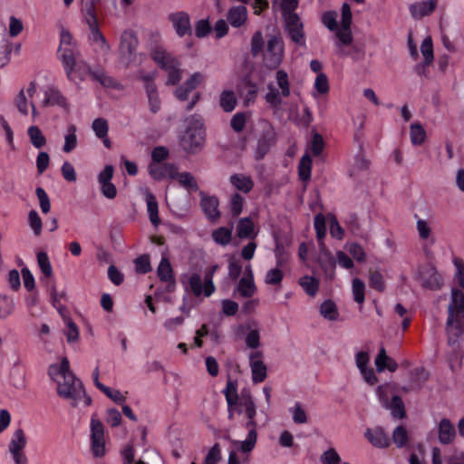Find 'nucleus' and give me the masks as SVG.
<instances>
[{
    "mask_svg": "<svg viewBox=\"0 0 464 464\" xmlns=\"http://www.w3.org/2000/svg\"><path fill=\"white\" fill-rule=\"evenodd\" d=\"M50 377L57 383V393L61 398L69 401L72 407H76L82 401L84 406L92 403L82 382L70 371L69 361L63 357L60 364H52L49 367Z\"/></svg>",
    "mask_w": 464,
    "mask_h": 464,
    "instance_id": "nucleus-1",
    "label": "nucleus"
},
{
    "mask_svg": "<svg viewBox=\"0 0 464 464\" xmlns=\"http://www.w3.org/2000/svg\"><path fill=\"white\" fill-rule=\"evenodd\" d=\"M79 56L80 53L72 48H65L61 54L67 77L73 82H82L88 76L91 77L92 72L86 62L78 60Z\"/></svg>",
    "mask_w": 464,
    "mask_h": 464,
    "instance_id": "nucleus-2",
    "label": "nucleus"
},
{
    "mask_svg": "<svg viewBox=\"0 0 464 464\" xmlns=\"http://www.w3.org/2000/svg\"><path fill=\"white\" fill-rule=\"evenodd\" d=\"M192 126L188 128L183 135L180 145L184 150L195 153L200 150L205 143V129L200 117H191Z\"/></svg>",
    "mask_w": 464,
    "mask_h": 464,
    "instance_id": "nucleus-3",
    "label": "nucleus"
},
{
    "mask_svg": "<svg viewBox=\"0 0 464 464\" xmlns=\"http://www.w3.org/2000/svg\"><path fill=\"white\" fill-rule=\"evenodd\" d=\"M447 327L455 325L459 333L464 332L462 317L464 316V294L458 289L451 291V302L448 307Z\"/></svg>",
    "mask_w": 464,
    "mask_h": 464,
    "instance_id": "nucleus-4",
    "label": "nucleus"
},
{
    "mask_svg": "<svg viewBox=\"0 0 464 464\" xmlns=\"http://www.w3.org/2000/svg\"><path fill=\"white\" fill-rule=\"evenodd\" d=\"M352 18L351 7L347 3H344L342 6L341 28L335 33L337 37L336 46L338 47L339 55L345 54L343 47L350 45L353 41L351 31Z\"/></svg>",
    "mask_w": 464,
    "mask_h": 464,
    "instance_id": "nucleus-5",
    "label": "nucleus"
},
{
    "mask_svg": "<svg viewBox=\"0 0 464 464\" xmlns=\"http://www.w3.org/2000/svg\"><path fill=\"white\" fill-rule=\"evenodd\" d=\"M218 266L214 265L208 268L204 274V285H202V279L198 274H193L189 279L188 284L193 295L197 297L204 294L208 297L215 292V285L213 284V276L218 270Z\"/></svg>",
    "mask_w": 464,
    "mask_h": 464,
    "instance_id": "nucleus-6",
    "label": "nucleus"
},
{
    "mask_svg": "<svg viewBox=\"0 0 464 464\" xmlns=\"http://www.w3.org/2000/svg\"><path fill=\"white\" fill-rule=\"evenodd\" d=\"M284 55V44L281 37L271 35L267 40L266 50L264 55L265 65L269 69L277 68Z\"/></svg>",
    "mask_w": 464,
    "mask_h": 464,
    "instance_id": "nucleus-7",
    "label": "nucleus"
},
{
    "mask_svg": "<svg viewBox=\"0 0 464 464\" xmlns=\"http://www.w3.org/2000/svg\"><path fill=\"white\" fill-rule=\"evenodd\" d=\"M91 441L92 452L95 458H102L105 455L104 426L96 415L91 419Z\"/></svg>",
    "mask_w": 464,
    "mask_h": 464,
    "instance_id": "nucleus-8",
    "label": "nucleus"
},
{
    "mask_svg": "<svg viewBox=\"0 0 464 464\" xmlns=\"http://www.w3.org/2000/svg\"><path fill=\"white\" fill-rule=\"evenodd\" d=\"M138 45V39L132 31H124L121 36L119 44L120 60L126 66L133 61Z\"/></svg>",
    "mask_w": 464,
    "mask_h": 464,
    "instance_id": "nucleus-9",
    "label": "nucleus"
},
{
    "mask_svg": "<svg viewBox=\"0 0 464 464\" xmlns=\"http://www.w3.org/2000/svg\"><path fill=\"white\" fill-rule=\"evenodd\" d=\"M168 20L171 24L176 34L183 38L192 34L191 18L185 11H177L168 15Z\"/></svg>",
    "mask_w": 464,
    "mask_h": 464,
    "instance_id": "nucleus-10",
    "label": "nucleus"
},
{
    "mask_svg": "<svg viewBox=\"0 0 464 464\" xmlns=\"http://www.w3.org/2000/svg\"><path fill=\"white\" fill-rule=\"evenodd\" d=\"M284 19L285 21V29L291 40L301 46H304V26L300 17L297 14H289Z\"/></svg>",
    "mask_w": 464,
    "mask_h": 464,
    "instance_id": "nucleus-11",
    "label": "nucleus"
},
{
    "mask_svg": "<svg viewBox=\"0 0 464 464\" xmlns=\"http://www.w3.org/2000/svg\"><path fill=\"white\" fill-rule=\"evenodd\" d=\"M177 169L172 163H150L148 167L150 177L155 180H161L165 178L174 179Z\"/></svg>",
    "mask_w": 464,
    "mask_h": 464,
    "instance_id": "nucleus-12",
    "label": "nucleus"
},
{
    "mask_svg": "<svg viewBox=\"0 0 464 464\" xmlns=\"http://www.w3.org/2000/svg\"><path fill=\"white\" fill-rule=\"evenodd\" d=\"M250 367L253 382L255 383L264 382L266 378V366L260 360V353L256 352L250 354Z\"/></svg>",
    "mask_w": 464,
    "mask_h": 464,
    "instance_id": "nucleus-13",
    "label": "nucleus"
},
{
    "mask_svg": "<svg viewBox=\"0 0 464 464\" xmlns=\"http://www.w3.org/2000/svg\"><path fill=\"white\" fill-rule=\"evenodd\" d=\"M436 7L437 0H426L412 4L410 6V11L412 17L419 20L432 14Z\"/></svg>",
    "mask_w": 464,
    "mask_h": 464,
    "instance_id": "nucleus-14",
    "label": "nucleus"
},
{
    "mask_svg": "<svg viewBox=\"0 0 464 464\" xmlns=\"http://www.w3.org/2000/svg\"><path fill=\"white\" fill-rule=\"evenodd\" d=\"M201 200L200 206L210 220H217L220 218V212L218 210V199L216 197H208L204 193H200Z\"/></svg>",
    "mask_w": 464,
    "mask_h": 464,
    "instance_id": "nucleus-15",
    "label": "nucleus"
},
{
    "mask_svg": "<svg viewBox=\"0 0 464 464\" xmlns=\"http://www.w3.org/2000/svg\"><path fill=\"white\" fill-rule=\"evenodd\" d=\"M364 435L374 447L387 448L391 444L389 436L380 427L367 429Z\"/></svg>",
    "mask_w": 464,
    "mask_h": 464,
    "instance_id": "nucleus-16",
    "label": "nucleus"
},
{
    "mask_svg": "<svg viewBox=\"0 0 464 464\" xmlns=\"http://www.w3.org/2000/svg\"><path fill=\"white\" fill-rule=\"evenodd\" d=\"M158 276L161 281L167 283L169 292H172L175 288V279L173 277V270L168 258L163 257L158 266Z\"/></svg>",
    "mask_w": 464,
    "mask_h": 464,
    "instance_id": "nucleus-17",
    "label": "nucleus"
},
{
    "mask_svg": "<svg viewBox=\"0 0 464 464\" xmlns=\"http://www.w3.org/2000/svg\"><path fill=\"white\" fill-rule=\"evenodd\" d=\"M60 106L66 111H69V105L66 98L61 93V92L55 88H50L44 92V99L43 101V106Z\"/></svg>",
    "mask_w": 464,
    "mask_h": 464,
    "instance_id": "nucleus-18",
    "label": "nucleus"
},
{
    "mask_svg": "<svg viewBox=\"0 0 464 464\" xmlns=\"http://www.w3.org/2000/svg\"><path fill=\"white\" fill-rule=\"evenodd\" d=\"M92 80L98 82L105 88L122 90L123 85L115 80L113 77L108 75L103 69L92 70L91 74Z\"/></svg>",
    "mask_w": 464,
    "mask_h": 464,
    "instance_id": "nucleus-19",
    "label": "nucleus"
},
{
    "mask_svg": "<svg viewBox=\"0 0 464 464\" xmlns=\"http://www.w3.org/2000/svg\"><path fill=\"white\" fill-rule=\"evenodd\" d=\"M456 436L454 425L449 419H442L438 427V439L442 444H450Z\"/></svg>",
    "mask_w": 464,
    "mask_h": 464,
    "instance_id": "nucleus-20",
    "label": "nucleus"
},
{
    "mask_svg": "<svg viewBox=\"0 0 464 464\" xmlns=\"http://www.w3.org/2000/svg\"><path fill=\"white\" fill-rule=\"evenodd\" d=\"M421 285L431 290L439 289L441 285L440 276L434 267L426 268L420 273Z\"/></svg>",
    "mask_w": 464,
    "mask_h": 464,
    "instance_id": "nucleus-21",
    "label": "nucleus"
},
{
    "mask_svg": "<svg viewBox=\"0 0 464 464\" xmlns=\"http://www.w3.org/2000/svg\"><path fill=\"white\" fill-rule=\"evenodd\" d=\"M227 22L233 27H240L247 19V9L245 5H238L231 7L227 15Z\"/></svg>",
    "mask_w": 464,
    "mask_h": 464,
    "instance_id": "nucleus-22",
    "label": "nucleus"
},
{
    "mask_svg": "<svg viewBox=\"0 0 464 464\" xmlns=\"http://www.w3.org/2000/svg\"><path fill=\"white\" fill-rule=\"evenodd\" d=\"M237 236L239 238H255V225L250 218H240L237 224Z\"/></svg>",
    "mask_w": 464,
    "mask_h": 464,
    "instance_id": "nucleus-23",
    "label": "nucleus"
},
{
    "mask_svg": "<svg viewBox=\"0 0 464 464\" xmlns=\"http://www.w3.org/2000/svg\"><path fill=\"white\" fill-rule=\"evenodd\" d=\"M91 31V39L100 44L101 49L104 53H109L111 51V45L106 41L104 35L102 34L99 29L98 20L86 23Z\"/></svg>",
    "mask_w": 464,
    "mask_h": 464,
    "instance_id": "nucleus-24",
    "label": "nucleus"
},
{
    "mask_svg": "<svg viewBox=\"0 0 464 464\" xmlns=\"http://www.w3.org/2000/svg\"><path fill=\"white\" fill-rule=\"evenodd\" d=\"M231 184L244 193L250 192L254 188V181L249 176L244 174H234L229 179Z\"/></svg>",
    "mask_w": 464,
    "mask_h": 464,
    "instance_id": "nucleus-25",
    "label": "nucleus"
},
{
    "mask_svg": "<svg viewBox=\"0 0 464 464\" xmlns=\"http://www.w3.org/2000/svg\"><path fill=\"white\" fill-rule=\"evenodd\" d=\"M146 203L150 221L154 227H158L160 223V218L159 217V205L156 197L152 193H147Z\"/></svg>",
    "mask_w": 464,
    "mask_h": 464,
    "instance_id": "nucleus-26",
    "label": "nucleus"
},
{
    "mask_svg": "<svg viewBox=\"0 0 464 464\" xmlns=\"http://www.w3.org/2000/svg\"><path fill=\"white\" fill-rule=\"evenodd\" d=\"M237 291L242 297H252L256 291L254 278H251V276L242 277L237 284Z\"/></svg>",
    "mask_w": 464,
    "mask_h": 464,
    "instance_id": "nucleus-27",
    "label": "nucleus"
},
{
    "mask_svg": "<svg viewBox=\"0 0 464 464\" xmlns=\"http://www.w3.org/2000/svg\"><path fill=\"white\" fill-rule=\"evenodd\" d=\"M384 408L390 410L392 416L395 419L401 420L406 416L404 402L398 395H393L392 401Z\"/></svg>",
    "mask_w": 464,
    "mask_h": 464,
    "instance_id": "nucleus-28",
    "label": "nucleus"
},
{
    "mask_svg": "<svg viewBox=\"0 0 464 464\" xmlns=\"http://www.w3.org/2000/svg\"><path fill=\"white\" fill-rule=\"evenodd\" d=\"M27 444V439L23 429H17L12 437L9 443L10 453H16L15 451L23 450Z\"/></svg>",
    "mask_w": 464,
    "mask_h": 464,
    "instance_id": "nucleus-29",
    "label": "nucleus"
},
{
    "mask_svg": "<svg viewBox=\"0 0 464 464\" xmlns=\"http://www.w3.org/2000/svg\"><path fill=\"white\" fill-rule=\"evenodd\" d=\"M31 144L35 149H41L46 145L47 140L38 126H30L27 130Z\"/></svg>",
    "mask_w": 464,
    "mask_h": 464,
    "instance_id": "nucleus-30",
    "label": "nucleus"
},
{
    "mask_svg": "<svg viewBox=\"0 0 464 464\" xmlns=\"http://www.w3.org/2000/svg\"><path fill=\"white\" fill-rule=\"evenodd\" d=\"M101 0H82V13L85 23L96 21L97 19V5Z\"/></svg>",
    "mask_w": 464,
    "mask_h": 464,
    "instance_id": "nucleus-31",
    "label": "nucleus"
},
{
    "mask_svg": "<svg viewBox=\"0 0 464 464\" xmlns=\"http://www.w3.org/2000/svg\"><path fill=\"white\" fill-rule=\"evenodd\" d=\"M237 104V100L233 91H223L219 96V105L226 112L232 111Z\"/></svg>",
    "mask_w": 464,
    "mask_h": 464,
    "instance_id": "nucleus-32",
    "label": "nucleus"
},
{
    "mask_svg": "<svg viewBox=\"0 0 464 464\" xmlns=\"http://www.w3.org/2000/svg\"><path fill=\"white\" fill-rule=\"evenodd\" d=\"M145 87L149 99L150 109L153 113H156L160 109V100L157 92L156 84L154 82H149Z\"/></svg>",
    "mask_w": 464,
    "mask_h": 464,
    "instance_id": "nucleus-33",
    "label": "nucleus"
},
{
    "mask_svg": "<svg viewBox=\"0 0 464 464\" xmlns=\"http://www.w3.org/2000/svg\"><path fill=\"white\" fill-rule=\"evenodd\" d=\"M76 131H77V128L75 125L71 124L67 127V133L64 136V144L63 147V150L65 153H70L76 148V146H77Z\"/></svg>",
    "mask_w": 464,
    "mask_h": 464,
    "instance_id": "nucleus-34",
    "label": "nucleus"
},
{
    "mask_svg": "<svg viewBox=\"0 0 464 464\" xmlns=\"http://www.w3.org/2000/svg\"><path fill=\"white\" fill-rule=\"evenodd\" d=\"M211 237L213 240L221 246H227L230 243L232 238V228L221 227L215 229Z\"/></svg>",
    "mask_w": 464,
    "mask_h": 464,
    "instance_id": "nucleus-35",
    "label": "nucleus"
},
{
    "mask_svg": "<svg viewBox=\"0 0 464 464\" xmlns=\"http://www.w3.org/2000/svg\"><path fill=\"white\" fill-rule=\"evenodd\" d=\"M299 285L311 296H314L319 288V281L313 276H304L299 279Z\"/></svg>",
    "mask_w": 464,
    "mask_h": 464,
    "instance_id": "nucleus-36",
    "label": "nucleus"
},
{
    "mask_svg": "<svg viewBox=\"0 0 464 464\" xmlns=\"http://www.w3.org/2000/svg\"><path fill=\"white\" fill-rule=\"evenodd\" d=\"M352 292L353 300L362 304L365 299V285L360 278H354L352 282Z\"/></svg>",
    "mask_w": 464,
    "mask_h": 464,
    "instance_id": "nucleus-37",
    "label": "nucleus"
},
{
    "mask_svg": "<svg viewBox=\"0 0 464 464\" xmlns=\"http://www.w3.org/2000/svg\"><path fill=\"white\" fill-rule=\"evenodd\" d=\"M312 160L308 154L304 155L298 165L299 178L303 181H307L311 177Z\"/></svg>",
    "mask_w": 464,
    "mask_h": 464,
    "instance_id": "nucleus-38",
    "label": "nucleus"
},
{
    "mask_svg": "<svg viewBox=\"0 0 464 464\" xmlns=\"http://www.w3.org/2000/svg\"><path fill=\"white\" fill-rule=\"evenodd\" d=\"M411 141L413 145L418 146L424 142L426 131L420 123H412L411 125Z\"/></svg>",
    "mask_w": 464,
    "mask_h": 464,
    "instance_id": "nucleus-39",
    "label": "nucleus"
},
{
    "mask_svg": "<svg viewBox=\"0 0 464 464\" xmlns=\"http://www.w3.org/2000/svg\"><path fill=\"white\" fill-rule=\"evenodd\" d=\"M369 285L378 292H383L385 290V283L380 271H369Z\"/></svg>",
    "mask_w": 464,
    "mask_h": 464,
    "instance_id": "nucleus-40",
    "label": "nucleus"
},
{
    "mask_svg": "<svg viewBox=\"0 0 464 464\" xmlns=\"http://www.w3.org/2000/svg\"><path fill=\"white\" fill-rule=\"evenodd\" d=\"M320 313L324 318L332 321L338 317L337 307L332 300H326L321 304Z\"/></svg>",
    "mask_w": 464,
    "mask_h": 464,
    "instance_id": "nucleus-41",
    "label": "nucleus"
},
{
    "mask_svg": "<svg viewBox=\"0 0 464 464\" xmlns=\"http://www.w3.org/2000/svg\"><path fill=\"white\" fill-rule=\"evenodd\" d=\"M173 179H177L179 184L187 188L198 189V184L194 177L188 172L179 173L177 169Z\"/></svg>",
    "mask_w": 464,
    "mask_h": 464,
    "instance_id": "nucleus-42",
    "label": "nucleus"
},
{
    "mask_svg": "<svg viewBox=\"0 0 464 464\" xmlns=\"http://www.w3.org/2000/svg\"><path fill=\"white\" fill-rule=\"evenodd\" d=\"M409 440L408 431L405 427L398 426L392 432V440L397 448L404 447Z\"/></svg>",
    "mask_w": 464,
    "mask_h": 464,
    "instance_id": "nucleus-43",
    "label": "nucleus"
},
{
    "mask_svg": "<svg viewBox=\"0 0 464 464\" xmlns=\"http://www.w3.org/2000/svg\"><path fill=\"white\" fill-rule=\"evenodd\" d=\"M319 262L321 266L325 270V272L330 271L331 273L334 272L335 267V260L331 255L329 251L324 249V247L321 250V255L319 257Z\"/></svg>",
    "mask_w": 464,
    "mask_h": 464,
    "instance_id": "nucleus-44",
    "label": "nucleus"
},
{
    "mask_svg": "<svg viewBox=\"0 0 464 464\" xmlns=\"http://www.w3.org/2000/svg\"><path fill=\"white\" fill-rule=\"evenodd\" d=\"M224 394L227 402V406H237L238 401V395L237 385L229 381L224 390Z\"/></svg>",
    "mask_w": 464,
    "mask_h": 464,
    "instance_id": "nucleus-45",
    "label": "nucleus"
},
{
    "mask_svg": "<svg viewBox=\"0 0 464 464\" xmlns=\"http://www.w3.org/2000/svg\"><path fill=\"white\" fill-rule=\"evenodd\" d=\"M420 52L424 57V64L430 65L433 61V45L430 36L426 37L420 46Z\"/></svg>",
    "mask_w": 464,
    "mask_h": 464,
    "instance_id": "nucleus-46",
    "label": "nucleus"
},
{
    "mask_svg": "<svg viewBox=\"0 0 464 464\" xmlns=\"http://www.w3.org/2000/svg\"><path fill=\"white\" fill-rule=\"evenodd\" d=\"M284 278V272L279 268L269 269L265 276V283L270 285H280Z\"/></svg>",
    "mask_w": 464,
    "mask_h": 464,
    "instance_id": "nucleus-47",
    "label": "nucleus"
},
{
    "mask_svg": "<svg viewBox=\"0 0 464 464\" xmlns=\"http://www.w3.org/2000/svg\"><path fill=\"white\" fill-rule=\"evenodd\" d=\"M276 82L278 87L281 89L282 96L288 97L290 95V84L287 73L285 71L279 70L276 72Z\"/></svg>",
    "mask_w": 464,
    "mask_h": 464,
    "instance_id": "nucleus-48",
    "label": "nucleus"
},
{
    "mask_svg": "<svg viewBox=\"0 0 464 464\" xmlns=\"http://www.w3.org/2000/svg\"><path fill=\"white\" fill-rule=\"evenodd\" d=\"M268 92L265 96L266 102L270 104L272 107H278L282 103L281 94L278 92V90L273 86L272 84H269Z\"/></svg>",
    "mask_w": 464,
    "mask_h": 464,
    "instance_id": "nucleus-49",
    "label": "nucleus"
},
{
    "mask_svg": "<svg viewBox=\"0 0 464 464\" xmlns=\"http://www.w3.org/2000/svg\"><path fill=\"white\" fill-rule=\"evenodd\" d=\"M92 128L98 138H105L108 134V121L103 118H97L93 121Z\"/></svg>",
    "mask_w": 464,
    "mask_h": 464,
    "instance_id": "nucleus-50",
    "label": "nucleus"
},
{
    "mask_svg": "<svg viewBox=\"0 0 464 464\" xmlns=\"http://www.w3.org/2000/svg\"><path fill=\"white\" fill-rule=\"evenodd\" d=\"M273 142L270 139L262 137L258 140L256 150V159L257 160H262L266 153L269 151Z\"/></svg>",
    "mask_w": 464,
    "mask_h": 464,
    "instance_id": "nucleus-51",
    "label": "nucleus"
},
{
    "mask_svg": "<svg viewBox=\"0 0 464 464\" xmlns=\"http://www.w3.org/2000/svg\"><path fill=\"white\" fill-rule=\"evenodd\" d=\"M37 262L42 273L50 277L53 275L52 266L49 257L45 252H39L37 255Z\"/></svg>",
    "mask_w": 464,
    "mask_h": 464,
    "instance_id": "nucleus-52",
    "label": "nucleus"
},
{
    "mask_svg": "<svg viewBox=\"0 0 464 464\" xmlns=\"http://www.w3.org/2000/svg\"><path fill=\"white\" fill-rule=\"evenodd\" d=\"M14 311V301L7 295H0V317L6 318Z\"/></svg>",
    "mask_w": 464,
    "mask_h": 464,
    "instance_id": "nucleus-53",
    "label": "nucleus"
},
{
    "mask_svg": "<svg viewBox=\"0 0 464 464\" xmlns=\"http://www.w3.org/2000/svg\"><path fill=\"white\" fill-rule=\"evenodd\" d=\"M28 223L31 228L34 230L35 236H39L42 233L43 222L35 210H30L28 213Z\"/></svg>",
    "mask_w": 464,
    "mask_h": 464,
    "instance_id": "nucleus-54",
    "label": "nucleus"
},
{
    "mask_svg": "<svg viewBox=\"0 0 464 464\" xmlns=\"http://www.w3.org/2000/svg\"><path fill=\"white\" fill-rule=\"evenodd\" d=\"M14 104L18 110V111L24 115H28V100L25 96V92L24 89H21L14 98Z\"/></svg>",
    "mask_w": 464,
    "mask_h": 464,
    "instance_id": "nucleus-55",
    "label": "nucleus"
},
{
    "mask_svg": "<svg viewBox=\"0 0 464 464\" xmlns=\"http://www.w3.org/2000/svg\"><path fill=\"white\" fill-rule=\"evenodd\" d=\"M180 62L174 64L172 67L166 69L165 71L168 72V84L175 85L177 84L182 77V72L180 70Z\"/></svg>",
    "mask_w": 464,
    "mask_h": 464,
    "instance_id": "nucleus-56",
    "label": "nucleus"
},
{
    "mask_svg": "<svg viewBox=\"0 0 464 464\" xmlns=\"http://www.w3.org/2000/svg\"><path fill=\"white\" fill-rule=\"evenodd\" d=\"M194 30L198 38H204L211 32V26L208 19H201L195 23Z\"/></svg>",
    "mask_w": 464,
    "mask_h": 464,
    "instance_id": "nucleus-57",
    "label": "nucleus"
},
{
    "mask_svg": "<svg viewBox=\"0 0 464 464\" xmlns=\"http://www.w3.org/2000/svg\"><path fill=\"white\" fill-rule=\"evenodd\" d=\"M244 198L238 193L232 195L230 199V212L233 217H237L243 210Z\"/></svg>",
    "mask_w": 464,
    "mask_h": 464,
    "instance_id": "nucleus-58",
    "label": "nucleus"
},
{
    "mask_svg": "<svg viewBox=\"0 0 464 464\" xmlns=\"http://www.w3.org/2000/svg\"><path fill=\"white\" fill-rule=\"evenodd\" d=\"M35 194L39 200L40 208H41L43 213H44V214L48 213L51 209V202H50V198H49L47 193L45 192V190L43 188L38 187L35 189Z\"/></svg>",
    "mask_w": 464,
    "mask_h": 464,
    "instance_id": "nucleus-59",
    "label": "nucleus"
},
{
    "mask_svg": "<svg viewBox=\"0 0 464 464\" xmlns=\"http://www.w3.org/2000/svg\"><path fill=\"white\" fill-rule=\"evenodd\" d=\"M221 459V449L218 443H215L208 450L204 459V464H217Z\"/></svg>",
    "mask_w": 464,
    "mask_h": 464,
    "instance_id": "nucleus-60",
    "label": "nucleus"
},
{
    "mask_svg": "<svg viewBox=\"0 0 464 464\" xmlns=\"http://www.w3.org/2000/svg\"><path fill=\"white\" fill-rule=\"evenodd\" d=\"M337 14L334 11H328L325 12L322 16V22L330 31H335L339 30L337 28Z\"/></svg>",
    "mask_w": 464,
    "mask_h": 464,
    "instance_id": "nucleus-61",
    "label": "nucleus"
},
{
    "mask_svg": "<svg viewBox=\"0 0 464 464\" xmlns=\"http://www.w3.org/2000/svg\"><path fill=\"white\" fill-rule=\"evenodd\" d=\"M417 231L420 239H429L431 237V227L428 221L419 218L416 223Z\"/></svg>",
    "mask_w": 464,
    "mask_h": 464,
    "instance_id": "nucleus-62",
    "label": "nucleus"
},
{
    "mask_svg": "<svg viewBox=\"0 0 464 464\" xmlns=\"http://www.w3.org/2000/svg\"><path fill=\"white\" fill-rule=\"evenodd\" d=\"M246 121V114L244 112H237L232 117L230 126L236 132H241L245 128Z\"/></svg>",
    "mask_w": 464,
    "mask_h": 464,
    "instance_id": "nucleus-63",
    "label": "nucleus"
},
{
    "mask_svg": "<svg viewBox=\"0 0 464 464\" xmlns=\"http://www.w3.org/2000/svg\"><path fill=\"white\" fill-rule=\"evenodd\" d=\"M321 461L323 464H340L341 458L334 449L330 448L322 454Z\"/></svg>",
    "mask_w": 464,
    "mask_h": 464,
    "instance_id": "nucleus-64",
    "label": "nucleus"
}]
</instances>
